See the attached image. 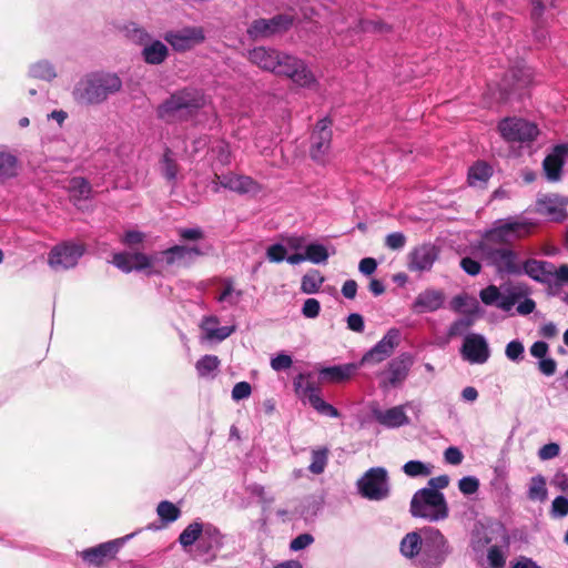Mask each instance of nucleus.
Segmentation results:
<instances>
[{
  "label": "nucleus",
  "mask_w": 568,
  "mask_h": 568,
  "mask_svg": "<svg viewBox=\"0 0 568 568\" xmlns=\"http://www.w3.org/2000/svg\"><path fill=\"white\" fill-rule=\"evenodd\" d=\"M252 63L265 71L290 78L295 84L312 89L317 85V80L306 62L295 55L278 50L257 47L248 52Z\"/></svg>",
  "instance_id": "1"
},
{
  "label": "nucleus",
  "mask_w": 568,
  "mask_h": 568,
  "mask_svg": "<svg viewBox=\"0 0 568 568\" xmlns=\"http://www.w3.org/2000/svg\"><path fill=\"white\" fill-rule=\"evenodd\" d=\"M207 102L203 89L187 85L173 91L156 106V118L165 123L187 122L196 118Z\"/></svg>",
  "instance_id": "2"
},
{
  "label": "nucleus",
  "mask_w": 568,
  "mask_h": 568,
  "mask_svg": "<svg viewBox=\"0 0 568 568\" xmlns=\"http://www.w3.org/2000/svg\"><path fill=\"white\" fill-rule=\"evenodd\" d=\"M207 102L203 89L187 85L173 91L156 106V118L165 123L187 122L196 118Z\"/></svg>",
  "instance_id": "3"
},
{
  "label": "nucleus",
  "mask_w": 568,
  "mask_h": 568,
  "mask_svg": "<svg viewBox=\"0 0 568 568\" xmlns=\"http://www.w3.org/2000/svg\"><path fill=\"white\" fill-rule=\"evenodd\" d=\"M122 80L111 72H91L81 78L73 87V100L81 105H97L110 95L119 92Z\"/></svg>",
  "instance_id": "4"
},
{
  "label": "nucleus",
  "mask_w": 568,
  "mask_h": 568,
  "mask_svg": "<svg viewBox=\"0 0 568 568\" xmlns=\"http://www.w3.org/2000/svg\"><path fill=\"white\" fill-rule=\"evenodd\" d=\"M409 511L414 518H423L430 523L442 521L449 516L445 495L426 488H420L413 495Z\"/></svg>",
  "instance_id": "5"
},
{
  "label": "nucleus",
  "mask_w": 568,
  "mask_h": 568,
  "mask_svg": "<svg viewBox=\"0 0 568 568\" xmlns=\"http://www.w3.org/2000/svg\"><path fill=\"white\" fill-rule=\"evenodd\" d=\"M453 551V546L439 529L424 528V546L416 568H443Z\"/></svg>",
  "instance_id": "6"
},
{
  "label": "nucleus",
  "mask_w": 568,
  "mask_h": 568,
  "mask_svg": "<svg viewBox=\"0 0 568 568\" xmlns=\"http://www.w3.org/2000/svg\"><path fill=\"white\" fill-rule=\"evenodd\" d=\"M311 373H300L293 379V387L296 396L308 404L321 415L331 418L339 417V412L336 407L325 402L321 396L320 387L312 381Z\"/></svg>",
  "instance_id": "7"
},
{
  "label": "nucleus",
  "mask_w": 568,
  "mask_h": 568,
  "mask_svg": "<svg viewBox=\"0 0 568 568\" xmlns=\"http://www.w3.org/2000/svg\"><path fill=\"white\" fill-rule=\"evenodd\" d=\"M480 252L487 265L493 266L498 275H521L523 262L515 250L507 246L494 247L483 244Z\"/></svg>",
  "instance_id": "8"
},
{
  "label": "nucleus",
  "mask_w": 568,
  "mask_h": 568,
  "mask_svg": "<svg viewBox=\"0 0 568 568\" xmlns=\"http://www.w3.org/2000/svg\"><path fill=\"white\" fill-rule=\"evenodd\" d=\"M526 294L525 285L505 283L500 287L488 285L479 292V297L485 305H496L498 308L509 312Z\"/></svg>",
  "instance_id": "9"
},
{
  "label": "nucleus",
  "mask_w": 568,
  "mask_h": 568,
  "mask_svg": "<svg viewBox=\"0 0 568 568\" xmlns=\"http://www.w3.org/2000/svg\"><path fill=\"white\" fill-rule=\"evenodd\" d=\"M359 495L368 500H384L389 496L390 485L386 468L372 467L357 480Z\"/></svg>",
  "instance_id": "10"
},
{
  "label": "nucleus",
  "mask_w": 568,
  "mask_h": 568,
  "mask_svg": "<svg viewBox=\"0 0 568 568\" xmlns=\"http://www.w3.org/2000/svg\"><path fill=\"white\" fill-rule=\"evenodd\" d=\"M85 253V246L73 241H65L54 245L48 255V264L55 271H67L78 265Z\"/></svg>",
  "instance_id": "11"
},
{
  "label": "nucleus",
  "mask_w": 568,
  "mask_h": 568,
  "mask_svg": "<svg viewBox=\"0 0 568 568\" xmlns=\"http://www.w3.org/2000/svg\"><path fill=\"white\" fill-rule=\"evenodd\" d=\"M529 223L518 221L515 217H506L497 220L493 226L484 234L486 244H508L521 236V231H528Z\"/></svg>",
  "instance_id": "12"
},
{
  "label": "nucleus",
  "mask_w": 568,
  "mask_h": 568,
  "mask_svg": "<svg viewBox=\"0 0 568 568\" xmlns=\"http://www.w3.org/2000/svg\"><path fill=\"white\" fill-rule=\"evenodd\" d=\"M332 124V120L328 116H324L316 122L311 133L310 156L317 164H325L331 151Z\"/></svg>",
  "instance_id": "13"
},
{
  "label": "nucleus",
  "mask_w": 568,
  "mask_h": 568,
  "mask_svg": "<svg viewBox=\"0 0 568 568\" xmlns=\"http://www.w3.org/2000/svg\"><path fill=\"white\" fill-rule=\"evenodd\" d=\"M532 82V71L526 65H516L511 68L504 79L501 80L500 87V100L509 101L513 98H521L524 91Z\"/></svg>",
  "instance_id": "14"
},
{
  "label": "nucleus",
  "mask_w": 568,
  "mask_h": 568,
  "mask_svg": "<svg viewBox=\"0 0 568 568\" xmlns=\"http://www.w3.org/2000/svg\"><path fill=\"white\" fill-rule=\"evenodd\" d=\"M136 532L115 538L94 547L85 548L78 552V556L88 565L99 567L104 561L114 559L120 549L134 536Z\"/></svg>",
  "instance_id": "15"
},
{
  "label": "nucleus",
  "mask_w": 568,
  "mask_h": 568,
  "mask_svg": "<svg viewBox=\"0 0 568 568\" xmlns=\"http://www.w3.org/2000/svg\"><path fill=\"white\" fill-rule=\"evenodd\" d=\"M503 139L507 142L529 143L539 134L538 126L521 118H506L498 124Z\"/></svg>",
  "instance_id": "16"
},
{
  "label": "nucleus",
  "mask_w": 568,
  "mask_h": 568,
  "mask_svg": "<svg viewBox=\"0 0 568 568\" xmlns=\"http://www.w3.org/2000/svg\"><path fill=\"white\" fill-rule=\"evenodd\" d=\"M293 24V17L276 14L270 19H256L247 28V36L252 40L267 39L287 31Z\"/></svg>",
  "instance_id": "17"
},
{
  "label": "nucleus",
  "mask_w": 568,
  "mask_h": 568,
  "mask_svg": "<svg viewBox=\"0 0 568 568\" xmlns=\"http://www.w3.org/2000/svg\"><path fill=\"white\" fill-rule=\"evenodd\" d=\"M567 205V196L557 193H539L535 202V212L547 217L549 221L562 222L568 215Z\"/></svg>",
  "instance_id": "18"
},
{
  "label": "nucleus",
  "mask_w": 568,
  "mask_h": 568,
  "mask_svg": "<svg viewBox=\"0 0 568 568\" xmlns=\"http://www.w3.org/2000/svg\"><path fill=\"white\" fill-rule=\"evenodd\" d=\"M400 342V331L396 327L389 328L386 334L368 352H366L361 364H378L388 358Z\"/></svg>",
  "instance_id": "19"
},
{
  "label": "nucleus",
  "mask_w": 568,
  "mask_h": 568,
  "mask_svg": "<svg viewBox=\"0 0 568 568\" xmlns=\"http://www.w3.org/2000/svg\"><path fill=\"white\" fill-rule=\"evenodd\" d=\"M164 40L179 52H184L205 40L202 27H184L165 33Z\"/></svg>",
  "instance_id": "20"
},
{
  "label": "nucleus",
  "mask_w": 568,
  "mask_h": 568,
  "mask_svg": "<svg viewBox=\"0 0 568 568\" xmlns=\"http://www.w3.org/2000/svg\"><path fill=\"white\" fill-rule=\"evenodd\" d=\"M439 250L432 243L415 246L407 256V267L412 272H428L437 261Z\"/></svg>",
  "instance_id": "21"
},
{
  "label": "nucleus",
  "mask_w": 568,
  "mask_h": 568,
  "mask_svg": "<svg viewBox=\"0 0 568 568\" xmlns=\"http://www.w3.org/2000/svg\"><path fill=\"white\" fill-rule=\"evenodd\" d=\"M463 357L471 364H484L490 356L486 338L477 333L468 334L462 346Z\"/></svg>",
  "instance_id": "22"
},
{
  "label": "nucleus",
  "mask_w": 568,
  "mask_h": 568,
  "mask_svg": "<svg viewBox=\"0 0 568 568\" xmlns=\"http://www.w3.org/2000/svg\"><path fill=\"white\" fill-rule=\"evenodd\" d=\"M568 159V143L555 145L542 161V170L549 182H558Z\"/></svg>",
  "instance_id": "23"
},
{
  "label": "nucleus",
  "mask_w": 568,
  "mask_h": 568,
  "mask_svg": "<svg viewBox=\"0 0 568 568\" xmlns=\"http://www.w3.org/2000/svg\"><path fill=\"white\" fill-rule=\"evenodd\" d=\"M414 364V357L410 353L405 352L397 357L390 359L387 365L386 383L392 387H397L404 383Z\"/></svg>",
  "instance_id": "24"
},
{
  "label": "nucleus",
  "mask_w": 568,
  "mask_h": 568,
  "mask_svg": "<svg viewBox=\"0 0 568 568\" xmlns=\"http://www.w3.org/2000/svg\"><path fill=\"white\" fill-rule=\"evenodd\" d=\"M372 417L386 428H399L410 424L409 417L405 413V406L398 405L388 409H381L377 405L371 408Z\"/></svg>",
  "instance_id": "25"
},
{
  "label": "nucleus",
  "mask_w": 568,
  "mask_h": 568,
  "mask_svg": "<svg viewBox=\"0 0 568 568\" xmlns=\"http://www.w3.org/2000/svg\"><path fill=\"white\" fill-rule=\"evenodd\" d=\"M445 303V294L440 290L426 288L422 291L412 304L414 313H434L440 310Z\"/></svg>",
  "instance_id": "26"
},
{
  "label": "nucleus",
  "mask_w": 568,
  "mask_h": 568,
  "mask_svg": "<svg viewBox=\"0 0 568 568\" xmlns=\"http://www.w3.org/2000/svg\"><path fill=\"white\" fill-rule=\"evenodd\" d=\"M221 187L230 190L239 194L255 193L258 191V184L255 180L247 175L226 173L222 175L215 174Z\"/></svg>",
  "instance_id": "27"
},
{
  "label": "nucleus",
  "mask_w": 568,
  "mask_h": 568,
  "mask_svg": "<svg viewBox=\"0 0 568 568\" xmlns=\"http://www.w3.org/2000/svg\"><path fill=\"white\" fill-rule=\"evenodd\" d=\"M527 275L538 283H550L554 277V264L548 261L527 258L521 264V275Z\"/></svg>",
  "instance_id": "28"
},
{
  "label": "nucleus",
  "mask_w": 568,
  "mask_h": 568,
  "mask_svg": "<svg viewBox=\"0 0 568 568\" xmlns=\"http://www.w3.org/2000/svg\"><path fill=\"white\" fill-rule=\"evenodd\" d=\"M166 264L175 263L191 264L195 257L204 255L205 252L197 245H173L162 252Z\"/></svg>",
  "instance_id": "29"
},
{
  "label": "nucleus",
  "mask_w": 568,
  "mask_h": 568,
  "mask_svg": "<svg viewBox=\"0 0 568 568\" xmlns=\"http://www.w3.org/2000/svg\"><path fill=\"white\" fill-rule=\"evenodd\" d=\"M424 546V529L406 534L399 542L400 555L416 568L419 554Z\"/></svg>",
  "instance_id": "30"
},
{
  "label": "nucleus",
  "mask_w": 568,
  "mask_h": 568,
  "mask_svg": "<svg viewBox=\"0 0 568 568\" xmlns=\"http://www.w3.org/2000/svg\"><path fill=\"white\" fill-rule=\"evenodd\" d=\"M223 538L224 536L217 527L210 523L203 524V534L200 537L199 548L206 555L215 554L223 547Z\"/></svg>",
  "instance_id": "31"
},
{
  "label": "nucleus",
  "mask_w": 568,
  "mask_h": 568,
  "mask_svg": "<svg viewBox=\"0 0 568 568\" xmlns=\"http://www.w3.org/2000/svg\"><path fill=\"white\" fill-rule=\"evenodd\" d=\"M361 364L346 363L333 365L320 369V377L332 383H342L348 381L359 368Z\"/></svg>",
  "instance_id": "32"
},
{
  "label": "nucleus",
  "mask_w": 568,
  "mask_h": 568,
  "mask_svg": "<svg viewBox=\"0 0 568 568\" xmlns=\"http://www.w3.org/2000/svg\"><path fill=\"white\" fill-rule=\"evenodd\" d=\"M493 175V168L485 161H476L469 166L467 182L473 187L484 189Z\"/></svg>",
  "instance_id": "33"
},
{
  "label": "nucleus",
  "mask_w": 568,
  "mask_h": 568,
  "mask_svg": "<svg viewBox=\"0 0 568 568\" xmlns=\"http://www.w3.org/2000/svg\"><path fill=\"white\" fill-rule=\"evenodd\" d=\"M160 170L163 178L175 186L180 166L175 159L174 152L170 148H165L163 155L160 160Z\"/></svg>",
  "instance_id": "34"
},
{
  "label": "nucleus",
  "mask_w": 568,
  "mask_h": 568,
  "mask_svg": "<svg viewBox=\"0 0 568 568\" xmlns=\"http://www.w3.org/2000/svg\"><path fill=\"white\" fill-rule=\"evenodd\" d=\"M169 55L168 47L160 40H153L150 44L142 49L143 60L148 64H160Z\"/></svg>",
  "instance_id": "35"
},
{
  "label": "nucleus",
  "mask_w": 568,
  "mask_h": 568,
  "mask_svg": "<svg viewBox=\"0 0 568 568\" xmlns=\"http://www.w3.org/2000/svg\"><path fill=\"white\" fill-rule=\"evenodd\" d=\"M18 158L7 151H0V184L18 175Z\"/></svg>",
  "instance_id": "36"
},
{
  "label": "nucleus",
  "mask_w": 568,
  "mask_h": 568,
  "mask_svg": "<svg viewBox=\"0 0 568 568\" xmlns=\"http://www.w3.org/2000/svg\"><path fill=\"white\" fill-rule=\"evenodd\" d=\"M323 507V499L315 495L305 496L300 503L298 513L305 521L313 520Z\"/></svg>",
  "instance_id": "37"
},
{
  "label": "nucleus",
  "mask_w": 568,
  "mask_h": 568,
  "mask_svg": "<svg viewBox=\"0 0 568 568\" xmlns=\"http://www.w3.org/2000/svg\"><path fill=\"white\" fill-rule=\"evenodd\" d=\"M223 291L216 298L217 302L225 303L229 306L237 305L243 296V291L234 288V281L231 277L223 278Z\"/></svg>",
  "instance_id": "38"
},
{
  "label": "nucleus",
  "mask_w": 568,
  "mask_h": 568,
  "mask_svg": "<svg viewBox=\"0 0 568 568\" xmlns=\"http://www.w3.org/2000/svg\"><path fill=\"white\" fill-rule=\"evenodd\" d=\"M203 534V523L193 521L185 527L179 536V542L183 548L193 546L196 541L200 542V537Z\"/></svg>",
  "instance_id": "39"
},
{
  "label": "nucleus",
  "mask_w": 568,
  "mask_h": 568,
  "mask_svg": "<svg viewBox=\"0 0 568 568\" xmlns=\"http://www.w3.org/2000/svg\"><path fill=\"white\" fill-rule=\"evenodd\" d=\"M328 455L329 449L327 447L312 449L308 470L314 475L323 474L328 463Z\"/></svg>",
  "instance_id": "40"
},
{
  "label": "nucleus",
  "mask_w": 568,
  "mask_h": 568,
  "mask_svg": "<svg viewBox=\"0 0 568 568\" xmlns=\"http://www.w3.org/2000/svg\"><path fill=\"white\" fill-rule=\"evenodd\" d=\"M68 190L74 199L87 200L91 196L92 187L90 182L82 176L70 179Z\"/></svg>",
  "instance_id": "41"
},
{
  "label": "nucleus",
  "mask_w": 568,
  "mask_h": 568,
  "mask_svg": "<svg viewBox=\"0 0 568 568\" xmlns=\"http://www.w3.org/2000/svg\"><path fill=\"white\" fill-rule=\"evenodd\" d=\"M29 75L34 79L51 81L57 77V73L52 63L41 60L30 65Z\"/></svg>",
  "instance_id": "42"
},
{
  "label": "nucleus",
  "mask_w": 568,
  "mask_h": 568,
  "mask_svg": "<svg viewBox=\"0 0 568 568\" xmlns=\"http://www.w3.org/2000/svg\"><path fill=\"white\" fill-rule=\"evenodd\" d=\"M546 479L542 475L531 477L527 496L530 500L545 501L547 499Z\"/></svg>",
  "instance_id": "43"
},
{
  "label": "nucleus",
  "mask_w": 568,
  "mask_h": 568,
  "mask_svg": "<svg viewBox=\"0 0 568 568\" xmlns=\"http://www.w3.org/2000/svg\"><path fill=\"white\" fill-rule=\"evenodd\" d=\"M219 366L220 359L216 355H204L195 364L200 377H211Z\"/></svg>",
  "instance_id": "44"
},
{
  "label": "nucleus",
  "mask_w": 568,
  "mask_h": 568,
  "mask_svg": "<svg viewBox=\"0 0 568 568\" xmlns=\"http://www.w3.org/2000/svg\"><path fill=\"white\" fill-rule=\"evenodd\" d=\"M403 471L409 477H426L433 473V466L422 460H408L403 466Z\"/></svg>",
  "instance_id": "45"
},
{
  "label": "nucleus",
  "mask_w": 568,
  "mask_h": 568,
  "mask_svg": "<svg viewBox=\"0 0 568 568\" xmlns=\"http://www.w3.org/2000/svg\"><path fill=\"white\" fill-rule=\"evenodd\" d=\"M306 260L314 264H323L328 260L329 253L321 243H310L305 247Z\"/></svg>",
  "instance_id": "46"
},
{
  "label": "nucleus",
  "mask_w": 568,
  "mask_h": 568,
  "mask_svg": "<svg viewBox=\"0 0 568 568\" xmlns=\"http://www.w3.org/2000/svg\"><path fill=\"white\" fill-rule=\"evenodd\" d=\"M158 515L162 521L170 524L179 519L181 510L173 503L163 500L158 505Z\"/></svg>",
  "instance_id": "47"
},
{
  "label": "nucleus",
  "mask_w": 568,
  "mask_h": 568,
  "mask_svg": "<svg viewBox=\"0 0 568 568\" xmlns=\"http://www.w3.org/2000/svg\"><path fill=\"white\" fill-rule=\"evenodd\" d=\"M362 32L385 33L390 30V27L379 20H364L359 19L355 26Z\"/></svg>",
  "instance_id": "48"
},
{
  "label": "nucleus",
  "mask_w": 568,
  "mask_h": 568,
  "mask_svg": "<svg viewBox=\"0 0 568 568\" xmlns=\"http://www.w3.org/2000/svg\"><path fill=\"white\" fill-rule=\"evenodd\" d=\"M324 282V277L317 272L316 274H305L302 277L301 290L306 294H315L318 292L321 285Z\"/></svg>",
  "instance_id": "49"
},
{
  "label": "nucleus",
  "mask_w": 568,
  "mask_h": 568,
  "mask_svg": "<svg viewBox=\"0 0 568 568\" xmlns=\"http://www.w3.org/2000/svg\"><path fill=\"white\" fill-rule=\"evenodd\" d=\"M212 152L215 155L216 161L225 166L231 164L232 161V153L230 149V144L226 141H220L217 142L213 148Z\"/></svg>",
  "instance_id": "50"
},
{
  "label": "nucleus",
  "mask_w": 568,
  "mask_h": 568,
  "mask_svg": "<svg viewBox=\"0 0 568 568\" xmlns=\"http://www.w3.org/2000/svg\"><path fill=\"white\" fill-rule=\"evenodd\" d=\"M133 253L128 252H119L113 254L112 263L113 265L121 270L124 273H130L133 271Z\"/></svg>",
  "instance_id": "51"
},
{
  "label": "nucleus",
  "mask_w": 568,
  "mask_h": 568,
  "mask_svg": "<svg viewBox=\"0 0 568 568\" xmlns=\"http://www.w3.org/2000/svg\"><path fill=\"white\" fill-rule=\"evenodd\" d=\"M550 515L552 518H564L568 515V498L560 495L557 496L550 508Z\"/></svg>",
  "instance_id": "52"
},
{
  "label": "nucleus",
  "mask_w": 568,
  "mask_h": 568,
  "mask_svg": "<svg viewBox=\"0 0 568 568\" xmlns=\"http://www.w3.org/2000/svg\"><path fill=\"white\" fill-rule=\"evenodd\" d=\"M487 560L489 568H504L506 564L505 555L498 546L488 549Z\"/></svg>",
  "instance_id": "53"
},
{
  "label": "nucleus",
  "mask_w": 568,
  "mask_h": 568,
  "mask_svg": "<svg viewBox=\"0 0 568 568\" xmlns=\"http://www.w3.org/2000/svg\"><path fill=\"white\" fill-rule=\"evenodd\" d=\"M286 248L281 243H275L266 248V258L272 263H281L286 258Z\"/></svg>",
  "instance_id": "54"
},
{
  "label": "nucleus",
  "mask_w": 568,
  "mask_h": 568,
  "mask_svg": "<svg viewBox=\"0 0 568 568\" xmlns=\"http://www.w3.org/2000/svg\"><path fill=\"white\" fill-rule=\"evenodd\" d=\"M524 345L520 341L514 339L509 342L506 346V356L508 359L513 362H519L524 358Z\"/></svg>",
  "instance_id": "55"
},
{
  "label": "nucleus",
  "mask_w": 568,
  "mask_h": 568,
  "mask_svg": "<svg viewBox=\"0 0 568 568\" xmlns=\"http://www.w3.org/2000/svg\"><path fill=\"white\" fill-rule=\"evenodd\" d=\"M293 365V358L291 355L282 352L271 358V367L275 372H282L288 369Z\"/></svg>",
  "instance_id": "56"
},
{
  "label": "nucleus",
  "mask_w": 568,
  "mask_h": 568,
  "mask_svg": "<svg viewBox=\"0 0 568 568\" xmlns=\"http://www.w3.org/2000/svg\"><path fill=\"white\" fill-rule=\"evenodd\" d=\"M314 536L310 532H304L296 536L290 542V549L292 551H301L310 547L314 542Z\"/></svg>",
  "instance_id": "57"
},
{
  "label": "nucleus",
  "mask_w": 568,
  "mask_h": 568,
  "mask_svg": "<svg viewBox=\"0 0 568 568\" xmlns=\"http://www.w3.org/2000/svg\"><path fill=\"white\" fill-rule=\"evenodd\" d=\"M458 488L464 495H473L479 488V480L475 476H465L459 479Z\"/></svg>",
  "instance_id": "58"
},
{
  "label": "nucleus",
  "mask_w": 568,
  "mask_h": 568,
  "mask_svg": "<svg viewBox=\"0 0 568 568\" xmlns=\"http://www.w3.org/2000/svg\"><path fill=\"white\" fill-rule=\"evenodd\" d=\"M406 244V236L402 232H393L387 234L385 245L394 251L402 250Z\"/></svg>",
  "instance_id": "59"
},
{
  "label": "nucleus",
  "mask_w": 568,
  "mask_h": 568,
  "mask_svg": "<svg viewBox=\"0 0 568 568\" xmlns=\"http://www.w3.org/2000/svg\"><path fill=\"white\" fill-rule=\"evenodd\" d=\"M459 265L462 270L470 276H477L481 271V264L469 256L463 257Z\"/></svg>",
  "instance_id": "60"
},
{
  "label": "nucleus",
  "mask_w": 568,
  "mask_h": 568,
  "mask_svg": "<svg viewBox=\"0 0 568 568\" xmlns=\"http://www.w3.org/2000/svg\"><path fill=\"white\" fill-rule=\"evenodd\" d=\"M252 393V387L247 382H239L232 389V399L235 402L247 398Z\"/></svg>",
  "instance_id": "61"
},
{
  "label": "nucleus",
  "mask_w": 568,
  "mask_h": 568,
  "mask_svg": "<svg viewBox=\"0 0 568 568\" xmlns=\"http://www.w3.org/2000/svg\"><path fill=\"white\" fill-rule=\"evenodd\" d=\"M560 454V446L557 443H549L544 445L538 450V457L541 460H549Z\"/></svg>",
  "instance_id": "62"
},
{
  "label": "nucleus",
  "mask_w": 568,
  "mask_h": 568,
  "mask_svg": "<svg viewBox=\"0 0 568 568\" xmlns=\"http://www.w3.org/2000/svg\"><path fill=\"white\" fill-rule=\"evenodd\" d=\"M321 311V304L316 298H307L302 307V314L306 318H315Z\"/></svg>",
  "instance_id": "63"
},
{
  "label": "nucleus",
  "mask_w": 568,
  "mask_h": 568,
  "mask_svg": "<svg viewBox=\"0 0 568 568\" xmlns=\"http://www.w3.org/2000/svg\"><path fill=\"white\" fill-rule=\"evenodd\" d=\"M444 459L447 464L457 466L462 464L464 455L458 447L449 446L444 452Z\"/></svg>",
  "instance_id": "64"
}]
</instances>
